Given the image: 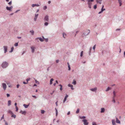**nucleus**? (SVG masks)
<instances>
[{
	"instance_id": "nucleus-1",
	"label": "nucleus",
	"mask_w": 125,
	"mask_h": 125,
	"mask_svg": "<svg viewBox=\"0 0 125 125\" xmlns=\"http://www.w3.org/2000/svg\"><path fill=\"white\" fill-rule=\"evenodd\" d=\"M8 66V63L6 62H3L1 65V66L3 68H7Z\"/></svg>"
},
{
	"instance_id": "nucleus-2",
	"label": "nucleus",
	"mask_w": 125,
	"mask_h": 125,
	"mask_svg": "<svg viewBox=\"0 0 125 125\" xmlns=\"http://www.w3.org/2000/svg\"><path fill=\"white\" fill-rule=\"evenodd\" d=\"M8 113L10 114L11 115V117H13L14 119L16 118V115L14 114L10 110H9L8 111Z\"/></svg>"
},
{
	"instance_id": "nucleus-3",
	"label": "nucleus",
	"mask_w": 125,
	"mask_h": 125,
	"mask_svg": "<svg viewBox=\"0 0 125 125\" xmlns=\"http://www.w3.org/2000/svg\"><path fill=\"white\" fill-rule=\"evenodd\" d=\"M82 121L83 122V124L84 125H88L89 123L87 122V120L86 119H83L82 120Z\"/></svg>"
},
{
	"instance_id": "nucleus-4",
	"label": "nucleus",
	"mask_w": 125,
	"mask_h": 125,
	"mask_svg": "<svg viewBox=\"0 0 125 125\" xmlns=\"http://www.w3.org/2000/svg\"><path fill=\"white\" fill-rule=\"evenodd\" d=\"M45 21H48L49 20V16L48 15H46L44 18Z\"/></svg>"
},
{
	"instance_id": "nucleus-5",
	"label": "nucleus",
	"mask_w": 125,
	"mask_h": 125,
	"mask_svg": "<svg viewBox=\"0 0 125 125\" xmlns=\"http://www.w3.org/2000/svg\"><path fill=\"white\" fill-rule=\"evenodd\" d=\"M87 31H88V33H87L86 34L85 33H83V34L82 35V36L83 37H84L88 35L89 34L90 32V30H87Z\"/></svg>"
},
{
	"instance_id": "nucleus-6",
	"label": "nucleus",
	"mask_w": 125,
	"mask_h": 125,
	"mask_svg": "<svg viewBox=\"0 0 125 125\" xmlns=\"http://www.w3.org/2000/svg\"><path fill=\"white\" fill-rule=\"evenodd\" d=\"M2 85L4 89V90H5L7 86L6 84L4 83H2Z\"/></svg>"
},
{
	"instance_id": "nucleus-7",
	"label": "nucleus",
	"mask_w": 125,
	"mask_h": 125,
	"mask_svg": "<svg viewBox=\"0 0 125 125\" xmlns=\"http://www.w3.org/2000/svg\"><path fill=\"white\" fill-rule=\"evenodd\" d=\"M3 47L4 50V53H6L7 52V47L6 46H4Z\"/></svg>"
},
{
	"instance_id": "nucleus-8",
	"label": "nucleus",
	"mask_w": 125,
	"mask_h": 125,
	"mask_svg": "<svg viewBox=\"0 0 125 125\" xmlns=\"http://www.w3.org/2000/svg\"><path fill=\"white\" fill-rule=\"evenodd\" d=\"M20 113H21L22 114L25 115L26 113V112L25 111H23L21 110L20 112Z\"/></svg>"
},
{
	"instance_id": "nucleus-9",
	"label": "nucleus",
	"mask_w": 125,
	"mask_h": 125,
	"mask_svg": "<svg viewBox=\"0 0 125 125\" xmlns=\"http://www.w3.org/2000/svg\"><path fill=\"white\" fill-rule=\"evenodd\" d=\"M97 88L96 87H95L93 88H92L90 89V90L91 91L95 92H96L97 90Z\"/></svg>"
},
{
	"instance_id": "nucleus-10",
	"label": "nucleus",
	"mask_w": 125,
	"mask_h": 125,
	"mask_svg": "<svg viewBox=\"0 0 125 125\" xmlns=\"http://www.w3.org/2000/svg\"><path fill=\"white\" fill-rule=\"evenodd\" d=\"M68 95L66 94V96L65 97L64 100L63 101V103H64L65 102V101H66L67 98V97H68Z\"/></svg>"
},
{
	"instance_id": "nucleus-11",
	"label": "nucleus",
	"mask_w": 125,
	"mask_h": 125,
	"mask_svg": "<svg viewBox=\"0 0 125 125\" xmlns=\"http://www.w3.org/2000/svg\"><path fill=\"white\" fill-rule=\"evenodd\" d=\"M116 122L117 123L120 124V121H119L118 120V119L117 117H116Z\"/></svg>"
},
{
	"instance_id": "nucleus-12",
	"label": "nucleus",
	"mask_w": 125,
	"mask_h": 125,
	"mask_svg": "<svg viewBox=\"0 0 125 125\" xmlns=\"http://www.w3.org/2000/svg\"><path fill=\"white\" fill-rule=\"evenodd\" d=\"M68 86L69 87H71V88L72 90H74V89L73 88V86L72 85L69 84H68Z\"/></svg>"
},
{
	"instance_id": "nucleus-13",
	"label": "nucleus",
	"mask_w": 125,
	"mask_h": 125,
	"mask_svg": "<svg viewBox=\"0 0 125 125\" xmlns=\"http://www.w3.org/2000/svg\"><path fill=\"white\" fill-rule=\"evenodd\" d=\"M39 6V5L38 4H33L32 5V6L34 7L35 6L38 7Z\"/></svg>"
},
{
	"instance_id": "nucleus-14",
	"label": "nucleus",
	"mask_w": 125,
	"mask_h": 125,
	"mask_svg": "<svg viewBox=\"0 0 125 125\" xmlns=\"http://www.w3.org/2000/svg\"><path fill=\"white\" fill-rule=\"evenodd\" d=\"M38 39H39V40L41 42H43V39H42L41 37H38V38H36V40H37Z\"/></svg>"
},
{
	"instance_id": "nucleus-15",
	"label": "nucleus",
	"mask_w": 125,
	"mask_h": 125,
	"mask_svg": "<svg viewBox=\"0 0 125 125\" xmlns=\"http://www.w3.org/2000/svg\"><path fill=\"white\" fill-rule=\"evenodd\" d=\"M6 8L7 10L9 11H12L10 7L7 6L6 7Z\"/></svg>"
},
{
	"instance_id": "nucleus-16",
	"label": "nucleus",
	"mask_w": 125,
	"mask_h": 125,
	"mask_svg": "<svg viewBox=\"0 0 125 125\" xmlns=\"http://www.w3.org/2000/svg\"><path fill=\"white\" fill-rule=\"evenodd\" d=\"M105 109L104 108H101V111L100 112L101 113H103L104 112Z\"/></svg>"
},
{
	"instance_id": "nucleus-17",
	"label": "nucleus",
	"mask_w": 125,
	"mask_h": 125,
	"mask_svg": "<svg viewBox=\"0 0 125 125\" xmlns=\"http://www.w3.org/2000/svg\"><path fill=\"white\" fill-rule=\"evenodd\" d=\"M102 0H96V1L97 3H99L101 4V2Z\"/></svg>"
},
{
	"instance_id": "nucleus-18",
	"label": "nucleus",
	"mask_w": 125,
	"mask_h": 125,
	"mask_svg": "<svg viewBox=\"0 0 125 125\" xmlns=\"http://www.w3.org/2000/svg\"><path fill=\"white\" fill-rule=\"evenodd\" d=\"M31 52L32 53H33L34 52V48H35L33 47H31Z\"/></svg>"
},
{
	"instance_id": "nucleus-19",
	"label": "nucleus",
	"mask_w": 125,
	"mask_h": 125,
	"mask_svg": "<svg viewBox=\"0 0 125 125\" xmlns=\"http://www.w3.org/2000/svg\"><path fill=\"white\" fill-rule=\"evenodd\" d=\"M112 123L113 125H116L115 122V120L114 119H113L112 120Z\"/></svg>"
},
{
	"instance_id": "nucleus-20",
	"label": "nucleus",
	"mask_w": 125,
	"mask_h": 125,
	"mask_svg": "<svg viewBox=\"0 0 125 125\" xmlns=\"http://www.w3.org/2000/svg\"><path fill=\"white\" fill-rule=\"evenodd\" d=\"M29 105V104L28 105H26V104H24L23 105V106H24L25 108H28V107Z\"/></svg>"
},
{
	"instance_id": "nucleus-21",
	"label": "nucleus",
	"mask_w": 125,
	"mask_h": 125,
	"mask_svg": "<svg viewBox=\"0 0 125 125\" xmlns=\"http://www.w3.org/2000/svg\"><path fill=\"white\" fill-rule=\"evenodd\" d=\"M53 80H54L53 78H52L51 79V80H50V84L51 85L52 84V81H53Z\"/></svg>"
},
{
	"instance_id": "nucleus-22",
	"label": "nucleus",
	"mask_w": 125,
	"mask_h": 125,
	"mask_svg": "<svg viewBox=\"0 0 125 125\" xmlns=\"http://www.w3.org/2000/svg\"><path fill=\"white\" fill-rule=\"evenodd\" d=\"M11 102L10 100H9L8 101V106H10L11 104Z\"/></svg>"
},
{
	"instance_id": "nucleus-23",
	"label": "nucleus",
	"mask_w": 125,
	"mask_h": 125,
	"mask_svg": "<svg viewBox=\"0 0 125 125\" xmlns=\"http://www.w3.org/2000/svg\"><path fill=\"white\" fill-rule=\"evenodd\" d=\"M30 32L31 33L32 35H33L34 34V31L33 30H32L30 31Z\"/></svg>"
},
{
	"instance_id": "nucleus-24",
	"label": "nucleus",
	"mask_w": 125,
	"mask_h": 125,
	"mask_svg": "<svg viewBox=\"0 0 125 125\" xmlns=\"http://www.w3.org/2000/svg\"><path fill=\"white\" fill-rule=\"evenodd\" d=\"M72 83L74 85H75L76 83V81L75 80H73V82Z\"/></svg>"
},
{
	"instance_id": "nucleus-25",
	"label": "nucleus",
	"mask_w": 125,
	"mask_h": 125,
	"mask_svg": "<svg viewBox=\"0 0 125 125\" xmlns=\"http://www.w3.org/2000/svg\"><path fill=\"white\" fill-rule=\"evenodd\" d=\"M14 47H12L11 48V51H10V52H9L10 53H11V52H12L13 51V50H14Z\"/></svg>"
},
{
	"instance_id": "nucleus-26",
	"label": "nucleus",
	"mask_w": 125,
	"mask_h": 125,
	"mask_svg": "<svg viewBox=\"0 0 125 125\" xmlns=\"http://www.w3.org/2000/svg\"><path fill=\"white\" fill-rule=\"evenodd\" d=\"M55 110L56 111V116H57L58 115V112L57 109L56 108H55Z\"/></svg>"
},
{
	"instance_id": "nucleus-27",
	"label": "nucleus",
	"mask_w": 125,
	"mask_h": 125,
	"mask_svg": "<svg viewBox=\"0 0 125 125\" xmlns=\"http://www.w3.org/2000/svg\"><path fill=\"white\" fill-rule=\"evenodd\" d=\"M86 117L85 116H80L79 118L81 119H84Z\"/></svg>"
},
{
	"instance_id": "nucleus-28",
	"label": "nucleus",
	"mask_w": 125,
	"mask_h": 125,
	"mask_svg": "<svg viewBox=\"0 0 125 125\" xmlns=\"http://www.w3.org/2000/svg\"><path fill=\"white\" fill-rule=\"evenodd\" d=\"M67 64L68 65V70H70L71 69L70 67V65H69V63L68 62H67Z\"/></svg>"
},
{
	"instance_id": "nucleus-29",
	"label": "nucleus",
	"mask_w": 125,
	"mask_h": 125,
	"mask_svg": "<svg viewBox=\"0 0 125 125\" xmlns=\"http://www.w3.org/2000/svg\"><path fill=\"white\" fill-rule=\"evenodd\" d=\"M62 35L63 37L64 38H65L66 37L65 36H66V34L65 33H64V32L63 33H62Z\"/></svg>"
},
{
	"instance_id": "nucleus-30",
	"label": "nucleus",
	"mask_w": 125,
	"mask_h": 125,
	"mask_svg": "<svg viewBox=\"0 0 125 125\" xmlns=\"http://www.w3.org/2000/svg\"><path fill=\"white\" fill-rule=\"evenodd\" d=\"M92 50V48L91 47H90L89 49V55H90V53L91 52V51Z\"/></svg>"
},
{
	"instance_id": "nucleus-31",
	"label": "nucleus",
	"mask_w": 125,
	"mask_h": 125,
	"mask_svg": "<svg viewBox=\"0 0 125 125\" xmlns=\"http://www.w3.org/2000/svg\"><path fill=\"white\" fill-rule=\"evenodd\" d=\"M110 89H111L109 87H108L107 88L106 90L105 91L106 92L108 91H109Z\"/></svg>"
},
{
	"instance_id": "nucleus-32",
	"label": "nucleus",
	"mask_w": 125,
	"mask_h": 125,
	"mask_svg": "<svg viewBox=\"0 0 125 125\" xmlns=\"http://www.w3.org/2000/svg\"><path fill=\"white\" fill-rule=\"evenodd\" d=\"M113 94L114 95L113 97H115L116 96V94L115 92V91H114L113 92Z\"/></svg>"
},
{
	"instance_id": "nucleus-33",
	"label": "nucleus",
	"mask_w": 125,
	"mask_h": 125,
	"mask_svg": "<svg viewBox=\"0 0 125 125\" xmlns=\"http://www.w3.org/2000/svg\"><path fill=\"white\" fill-rule=\"evenodd\" d=\"M79 111H80L79 109V108H78L77 109V111L76 112V114H78L79 113Z\"/></svg>"
},
{
	"instance_id": "nucleus-34",
	"label": "nucleus",
	"mask_w": 125,
	"mask_h": 125,
	"mask_svg": "<svg viewBox=\"0 0 125 125\" xmlns=\"http://www.w3.org/2000/svg\"><path fill=\"white\" fill-rule=\"evenodd\" d=\"M97 4H95L94 6V9H95L97 8Z\"/></svg>"
},
{
	"instance_id": "nucleus-35",
	"label": "nucleus",
	"mask_w": 125,
	"mask_h": 125,
	"mask_svg": "<svg viewBox=\"0 0 125 125\" xmlns=\"http://www.w3.org/2000/svg\"><path fill=\"white\" fill-rule=\"evenodd\" d=\"M48 24V23L47 22H45L44 23V25L45 26H47Z\"/></svg>"
},
{
	"instance_id": "nucleus-36",
	"label": "nucleus",
	"mask_w": 125,
	"mask_h": 125,
	"mask_svg": "<svg viewBox=\"0 0 125 125\" xmlns=\"http://www.w3.org/2000/svg\"><path fill=\"white\" fill-rule=\"evenodd\" d=\"M87 4L88 5H91L92 3L90 2H88Z\"/></svg>"
},
{
	"instance_id": "nucleus-37",
	"label": "nucleus",
	"mask_w": 125,
	"mask_h": 125,
	"mask_svg": "<svg viewBox=\"0 0 125 125\" xmlns=\"http://www.w3.org/2000/svg\"><path fill=\"white\" fill-rule=\"evenodd\" d=\"M45 112V111L44 110H41V113L42 114H44V112Z\"/></svg>"
},
{
	"instance_id": "nucleus-38",
	"label": "nucleus",
	"mask_w": 125,
	"mask_h": 125,
	"mask_svg": "<svg viewBox=\"0 0 125 125\" xmlns=\"http://www.w3.org/2000/svg\"><path fill=\"white\" fill-rule=\"evenodd\" d=\"M83 51H82L81 53V55H80V56L81 57H82L83 55Z\"/></svg>"
},
{
	"instance_id": "nucleus-39",
	"label": "nucleus",
	"mask_w": 125,
	"mask_h": 125,
	"mask_svg": "<svg viewBox=\"0 0 125 125\" xmlns=\"http://www.w3.org/2000/svg\"><path fill=\"white\" fill-rule=\"evenodd\" d=\"M113 102L114 103H115V98L114 97H113Z\"/></svg>"
},
{
	"instance_id": "nucleus-40",
	"label": "nucleus",
	"mask_w": 125,
	"mask_h": 125,
	"mask_svg": "<svg viewBox=\"0 0 125 125\" xmlns=\"http://www.w3.org/2000/svg\"><path fill=\"white\" fill-rule=\"evenodd\" d=\"M14 46H17L18 45V42L15 43L14 45Z\"/></svg>"
},
{
	"instance_id": "nucleus-41",
	"label": "nucleus",
	"mask_w": 125,
	"mask_h": 125,
	"mask_svg": "<svg viewBox=\"0 0 125 125\" xmlns=\"http://www.w3.org/2000/svg\"><path fill=\"white\" fill-rule=\"evenodd\" d=\"M96 46V45L95 44L94 46L93 47V48L94 51L95 50V48Z\"/></svg>"
},
{
	"instance_id": "nucleus-42",
	"label": "nucleus",
	"mask_w": 125,
	"mask_h": 125,
	"mask_svg": "<svg viewBox=\"0 0 125 125\" xmlns=\"http://www.w3.org/2000/svg\"><path fill=\"white\" fill-rule=\"evenodd\" d=\"M87 2H93L94 1V0H87L86 1Z\"/></svg>"
},
{
	"instance_id": "nucleus-43",
	"label": "nucleus",
	"mask_w": 125,
	"mask_h": 125,
	"mask_svg": "<svg viewBox=\"0 0 125 125\" xmlns=\"http://www.w3.org/2000/svg\"><path fill=\"white\" fill-rule=\"evenodd\" d=\"M47 9V6H44L43 9L44 10H45Z\"/></svg>"
},
{
	"instance_id": "nucleus-44",
	"label": "nucleus",
	"mask_w": 125,
	"mask_h": 125,
	"mask_svg": "<svg viewBox=\"0 0 125 125\" xmlns=\"http://www.w3.org/2000/svg\"><path fill=\"white\" fill-rule=\"evenodd\" d=\"M38 15H39V14H35V17L37 18Z\"/></svg>"
},
{
	"instance_id": "nucleus-45",
	"label": "nucleus",
	"mask_w": 125,
	"mask_h": 125,
	"mask_svg": "<svg viewBox=\"0 0 125 125\" xmlns=\"http://www.w3.org/2000/svg\"><path fill=\"white\" fill-rule=\"evenodd\" d=\"M105 10V9L102 8L101 10L103 12V11Z\"/></svg>"
},
{
	"instance_id": "nucleus-46",
	"label": "nucleus",
	"mask_w": 125,
	"mask_h": 125,
	"mask_svg": "<svg viewBox=\"0 0 125 125\" xmlns=\"http://www.w3.org/2000/svg\"><path fill=\"white\" fill-rule=\"evenodd\" d=\"M35 82L36 83H38V84H39V82L36 80H35Z\"/></svg>"
},
{
	"instance_id": "nucleus-47",
	"label": "nucleus",
	"mask_w": 125,
	"mask_h": 125,
	"mask_svg": "<svg viewBox=\"0 0 125 125\" xmlns=\"http://www.w3.org/2000/svg\"><path fill=\"white\" fill-rule=\"evenodd\" d=\"M37 18L36 17H34V20L35 21H36Z\"/></svg>"
},
{
	"instance_id": "nucleus-48",
	"label": "nucleus",
	"mask_w": 125,
	"mask_h": 125,
	"mask_svg": "<svg viewBox=\"0 0 125 125\" xmlns=\"http://www.w3.org/2000/svg\"><path fill=\"white\" fill-rule=\"evenodd\" d=\"M30 78L27 79L26 80V81H27V82H28V81L30 80Z\"/></svg>"
},
{
	"instance_id": "nucleus-49",
	"label": "nucleus",
	"mask_w": 125,
	"mask_h": 125,
	"mask_svg": "<svg viewBox=\"0 0 125 125\" xmlns=\"http://www.w3.org/2000/svg\"><path fill=\"white\" fill-rule=\"evenodd\" d=\"M16 111L17 112V111L18 110V107L17 106H16Z\"/></svg>"
},
{
	"instance_id": "nucleus-50",
	"label": "nucleus",
	"mask_w": 125,
	"mask_h": 125,
	"mask_svg": "<svg viewBox=\"0 0 125 125\" xmlns=\"http://www.w3.org/2000/svg\"><path fill=\"white\" fill-rule=\"evenodd\" d=\"M92 125H97L95 122H93L92 123Z\"/></svg>"
},
{
	"instance_id": "nucleus-51",
	"label": "nucleus",
	"mask_w": 125,
	"mask_h": 125,
	"mask_svg": "<svg viewBox=\"0 0 125 125\" xmlns=\"http://www.w3.org/2000/svg\"><path fill=\"white\" fill-rule=\"evenodd\" d=\"M32 96L34 97V98L35 99H36L37 98V97L35 95H32Z\"/></svg>"
},
{
	"instance_id": "nucleus-52",
	"label": "nucleus",
	"mask_w": 125,
	"mask_h": 125,
	"mask_svg": "<svg viewBox=\"0 0 125 125\" xmlns=\"http://www.w3.org/2000/svg\"><path fill=\"white\" fill-rule=\"evenodd\" d=\"M11 3H12V1H10V2H9L8 3V4L9 5H11Z\"/></svg>"
},
{
	"instance_id": "nucleus-53",
	"label": "nucleus",
	"mask_w": 125,
	"mask_h": 125,
	"mask_svg": "<svg viewBox=\"0 0 125 125\" xmlns=\"http://www.w3.org/2000/svg\"><path fill=\"white\" fill-rule=\"evenodd\" d=\"M19 86H20V85H19V84H17V88H19Z\"/></svg>"
},
{
	"instance_id": "nucleus-54",
	"label": "nucleus",
	"mask_w": 125,
	"mask_h": 125,
	"mask_svg": "<svg viewBox=\"0 0 125 125\" xmlns=\"http://www.w3.org/2000/svg\"><path fill=\"white\" fill-rule=\"evenodd\" d=\"M23 83L24 84H26L28 83V82H27V83H26V82H23Z\"/></svg>"
},
{
	"instance_id": "nucleus-55",
	"label": "nucleus",
	"mask_w": 125,
	"mask_h": 125,
	"mask_svg": "<svg viewBox=\"0 0 125 125\" xmlns=\"http://www.w3.org/2000/svg\"><path fill=\"white\" fill-rule=\"evenodd\" d=\"M7 97H9L10 96V95L9 94H7Z\"/></svg>"
},
{
	"instance_id": "nucleus-56",
	"label": "nucleus",
	"mask_w": 125,
	"mask_h": 125,
	"mask_svg": "<svg viewBox=\"0 0 125 125\" xmlns=\"http://www.w3.org/2000/svg\"><path fill=\"white\" fill-rule=\"evenodd\" d=\"M59 60H56V63H58L59 62Z\"/></svg>"
},
{
	"instance_id": "nucleus-57",
	"label": "nucleus",
	"mask_w": 125,
	"mask_h": 125,
	"mask_svg": "<svg viewBox=\"0 0 125 125\" xmlns=\"http://www.w3.org/2000/svg\"><path fill=\"white\" fill-rule=\"evenodd\" d=\"M5 125H8V124L7 122L5 121Z\"/></svg>"
},
{
	"instance_id": "nucleus-58",
	"label": "nucleus",
	"mask_w": 125,
	"mask_h": 125,
	"mask_svg": "<svg viewBox=\"0 0 125 125\" xmlns=\"http://www.w3.org/2000/svg\"><path fill=\"white\" fill-rule=\"evenodd\" d=\"M55 104L56 106H58V101H57L55 103Z\"/></svg>"
},
{
	"instance_id": "nucleus-59",
	"label": "nucleus",
	"mask_w": 125,
	"mask_h": 125,
	"mask_svg": "<svg viewBox=\"0 0 125 125\" xmlns=\"http://www.w3.org/2000/svg\"><path fill=\"white\" fill-rule=\"evenodd\" d=\"M120 29H116V31H120Z\"/></svg>"
},
{
	"instance_id": "nucleus-60",
	"label": "nucleus",
	"mask_w": 125,
	"mask_h": 125,
	"mask_svg": "<svg viewBox=\"0 0 125 125\" xmlns=\"http://www.w3.org/2000/svg\"><path fill=\"white\" fill-rule=\"evenodd\" d=\"M70 114V111H69L67 113V115H69Z\"/></svg>"
},
{
	"instance_id": "nucleus-61",
	"label": "nucleus",
	"mask_w": 125,
	"mask_h": 125,
	"mask_svg": "<svg viewBox=\"0 0 125 125\" xmlns=\"http://www.w3.org/2000/svg\"><path fill=\"white\" fill-rule=\"evenodd\" d=\"M103 12L101 10V11H100L99 13V14H100Z\"/></svg>"
},
{
	"instance_id": "nucleus-62",
	"label": "nucleus",
	"mask_w": 125,
	"mask_h": 125,
	"mask_svg": "<svg viewBox=\"0 0 125 125\" xmlns=\"http://www.w3.org/2000/svg\"><path fill=\"white\" fill-rule=\"evenodd\" d=\"M62 87H60V90L61 91H62Z\"/></svg>"
},
{
	"instance_id": "nucleus-63",
	"label": "nucleus",
	"mask_w": 125,
	"mask_h": 125,
	"mask_svg": "<svg viewBox=\"0 0 125 125\" xmlns=\"http://www.w3.org/2000/svg\"><path fill=\"white\" fill-rule=\"evenodd\" d=\"M88 7L90 8H91V5H88Z\"/></svg>"
},
{
	"instance_id": "nucleus-64",
	"label": "nucleus",
	"mask_w": 125,
	"mask_h": 125,
	"mask_svg": "<svg viewBox=\"0 0 125 125\" xmlns=\"http://www.w3.org/2000/svg\"><path fill=\"white\" fill-rule=\"evenodd\" d=\"M45 39V41L46 42H48V39Z\"/></svg>"
}]
</instances>
